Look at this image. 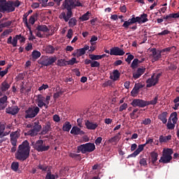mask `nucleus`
Returning <instances> with one entry per match:
<instances>
[{
  "label": "nucleus",
  "instance_id": "obj_46",
  "mask_svg": "<svg viewBox=\"0 0 179 179\" xmlns=\"http://www.w3.org/2000/svg\"><path fill=\"white\" fill-rule=\"evenodd\" d=\"M46 50L48 54H54V52H55V48H54V46L49 45L46 47Z\"/></svg>",
  "mask_w": 179,
  "mask_h": 179
},
{
  "label": "nucleus",
  "instance_id": "obj_24",
  "mask_svg": "<svg viewBox=\"0 0 179 179\" xmlns=\"http://www.w3.org/2000/svg\"><path fill=\"white\" fill-rule=\"evenodd\" d=\"M41 57V52L38 50H33L31 52V61L36 62Z\"/></svg>",
  "mask_w": 179,
  "mask_h": 179
},
{
  "label": "nucleus",
  "instance_id": "obj_31",
  "mask_svg": "<svg viewBox=\"0 0 179 179\" xmlns=\"http://www.w3.org/2000/svg\"><path fill=\"white\" fill-rule=\"evenodd\" d=\"M8 96L4 95L3 97L0 98V104L4 108L8 107Z\"/></svg>",
  "mask_w": 179,
  "mask_h": 179
},
{
  "label": "nucleus",
  "instance_id": "obj_4",
  "mask_svg": "<svg viewBox=\"0 0 179 179\" xmlns=\"http://www.w3.org/2000/svg\"><path fill=\"white\" fill-rule=\"evenodd\" d=\"M96 150V145L93 143H87L85 144H82L77 147V153H90L92 152H94Z\"/></svg>",
  "mask_w": 179,
  "mask_h": 179
},
{
  "label": "nucleus",
  "instance_id": "obj_7",
  "mask_svg": "<svg viewBox=\"0 0 179 179\" xmlns=\"http://www.w3.org/2000/svg\"><path fill=\"white\" fill-rule=\"evenodd\" d=\"M38 113H40V108H38V106H34L29 107L25 110L24 118H26V120L29 118H34L37 117Z\"/></svg>",
  "mask_w": 179,
  "mask_h": 179
},
{
  "label": "nucleus",
  "instance_id": "obj_12",
  "mask_svg": "<svg viewBox=\"0 0 179 179\" xmlns=\"http://www.w3.org/2000/svg\"><path fill=\"white\" fill-rule=\"evenodd\" d=\"M40 131H41V124H39L37 122H34L33 128L31 130L28 131L27 134L29 136H37Z\"/></svg>",
  "mask_w": 179,
  "mask_h": 179
},
{
  "label": "nucleus",
  "instance_id": "obj_15",
  "mask_svg": "<svg viewBox=\"0 0 179 179\" xmlns=\"http://www.w3.org/2000/svg\"><path fill=\"white\" fill-rule=\"evenodd\" d=\"M150 52H152L151 57H152L153 61H159V59L162 58V52L160 50L156 48H152Z\"/></svg>",
  "mask_w": 179,
  "mask_h": 179
},
{
  "label": "nucleus",
  "instance_id": "obj_39",
  "mask_svg": "<svg viewBox=\"0 0 179 179\" xmlns=\"http://www.w3.org/2000/svg\"><path fill=\"white\" fill-rule=\"evenodd\" d=\"M69 157H71L72 159H75V160H82V157L80 156V154H76L73 152H71L69 155Z\"/></svg>",
  "mask_w": 179,
  "mask_h": 179
},
{
  "label": "nucleus",
  "instance_id": "obj_41",
  "mask_svg": "<svg viewBox=\"0 0 179 179\" xmlns=\"http://www.w3.org/2000/svg\"><path fill=\"white\" fill-rule=\"evenodd\" d=\"M67 61L65 60L64 59H60L57 60V65L58 66H66L67 64H66Z\"/></svg>",
  "mask_w": 179,
  "mask_h": 179
},
{
  "label": "nucleus",
  "instance_id": "obj_62",
  "mask_svg": "<svg viewBox=\"0 0 179 179\" xmlns=\"http://www.w3.org/2000/svg\"><path fill=\"white\" fill-rule=\"evenodd\" d=\"M12 6L14 8H19L20 3H22L19 0H15V1H11Z\"/></svg>",
  "mask_w": 179,
  "mask_h": 179
},
{
  "label": "nucleus",
  "instance_id": "obj_57",
  "mask_svg": "<svg viewBox=\"0 0 179 179\" xmlns=\"http://www.w3.org/2000/svg\"><path fill=\"white\" fill-rule=\"evenodd\" d=\"M91 68H100V62L97 61H93L90 65Z\"/></svg>",
  "mask_w": 179,
  "mask_h": 179
},
{
  "label": "nucleus",
  "instance_id": "obj_5",
  "mask_svg": "<svg viewBox=\"0 0 179 179\" xmlns=\"http://www.w3.org/2000/svg\"><path fill=\"white\" fill-rule=\"evenodd\" d=\"M173 151L171 148L164 149L162 151V157H161L159 160V163H163L164 164H167V163H170L171 160H173Z\"/></svg>",
  "mask_w": 179,
  "mask_h": 179
},
{
  "label": "nucleus",
  "instance_id": "obj_20",
  "mask_svg": "<svg viewBox=\"0 0 179 179\" xmlns=\"http://www.w3.org/2000/svg\"><path fill=\"white\" fill-rule=\"evenodd\" d=\"M71 135H85V131L77 126H73L70 131Z\"/></svg>",
  "mask_w": 179,
  "mask_h": 179
},
{
  "label": "nucleus",
  "instance_id": "obj_6",
  "mask_svg": "<svg viewBox=\"0 0 179 179\" xmlns=\"http://www.w3.org/2000/svg\"><path fill=\"white\" fill-rule=\"evenodd\" d=\"M57 62V56L48 57V56H42L40 59L38 60V64L39 65H42L43 66H50L53 65L55 62Z\"/></svg>",
  "mask_w": 179,
  "mask_h": 179
},
{
  "label": "nucleus",
  "instance_id": "obj_34",
  "mask_svg": "<svg viewBox=\"0 0 179 179\" xmlns=\"http://www.w3.org/2000/svg\"><path fill=\"white\" fill-rule=\"evenodd\" d=\"M10 143L12 146H17V138H16L15 134H10Z\"/></svg>",
  "mask_w": 179,
  "mask_h": 179
},
{
  "label": "nucleus",
  "instance_id": "obj_1",
  "mask_svg": "<svg viewBox=\"0 0 179 179\" xmlns=\"http://www.w3.org/2000/svg\"><path fill=\"white\" fill-rule=\"evenodd\" d=\"M15 159L20 162L27 160L30 156V144L27 140H25L18 146L17 150L15 155Z\"/></svg>",
  "mask_w": 179,
  "mask_h": 179
},
{
  "label": "nucleus",
  "instance_id": "obj_25",
  "mask_svg": "<svg viewBox=\"0 0 179 179\" xmlns=\"http://www.w3.org/2000/svg\"><path fill=\"white\" fill-rule=\"evenodd\" d=\"M9 89H10V84L7 80H4L1 85L0 90L1 92H8Z\"/></svg>",
  "mask_w": 179,
  "mask_h": 179
},
{
  "label": "nucleus",
  "instance_id": "obj_60",
  "mask_svg": "<svg viewBox=\"0 0 179 179\" xmlns=\"http://www.w3.org/2000/svg\"><path fill=\"white\" fill-rule=\"evenodd\" d=\"M139 163L141 166H143V167H146V166H148V162L145 158L141 159Z\"/></svg>",
  "mask_w": 179,
  "mask_h": 179
},
{
  "label": "nucleus",
  "instance_id": "obj_32",
  "mask_svg": "<svg viewBox=\"0 0 179 179\" xmlns=\"http://www.w3.org/2000/svg\"><path fill=\"white\" fill-rule=\"evenodd\" d=\"M36 30H38V31H43V33H48V31H50V29H48L47 25H38Z\"/></svg>",
  "mask_w": 179,
  "mask_h": 179
},
{
  "label": "nucleus",
  "instance_id": "obj_33",
  "mask_svg": "<svg viewBox=\"0 0 179 179\" xmlns=\"http://www.w3.org/2000/svg\"><path fill=\"white\" fill-rule=\"evenodd\" d=\"M139 24L141 23H146V22H149V20L148 19V14L143 13L139 17Z\"/></svg>",
  "mask_w": 179,
  "mask_h": 179
},
{
  "label": "nucleus",
  "instance_id": "obj_50",
  "mask_svg": "<svg viewBox=\"0 0 179 179\" xmlns=\"http://www.w3.org/2000/svg\"><path fill=\"white\" fill-rule=\"evenodd\" d=\"M6 129V123L0 122V136L3 134V131Z\"/></svg>",
  "mask_w": 179,
  "mask_h": 179
},
{
  "label": "nucleus",
  "instance_id": "obj_64",
  "mask_svg": "<svg viewBox=\"0 0 179 179\" xmlns=\"http://www.w3.org/2000/svg\"><path fill=\"white\" fill-rule=\"evenodd\" d=\"M134 58H135V57L132 55H129L127 56V58L125 59L126 62L128 64H131V61H132V59H134Z\"/></svg>",
  "mask_w": 179,
  "mask_h": 179
},
{
  "label": "nucleus",
  "instance_id": "obj_51",
  "mask_svg": "<svg viewBox=\"0 0 179 179\" xmlns=\"http://www.w3.org/2000/svg\"><path fill=\"white\" fill-rule=\"evenodd\" d=\"M51 100V96L50 95H47L45 97V105H43V107H45V108H48V104H50V101Z\"/></svg>",
  "mask_w": 179,
  "mask_h": 179
},
{
  "label": "nucleus",
  "instance_id": "obj_45",
  "mask_svg": "<svg viewBox=\"0 0 179 179\" xmlns=\"http://www.w3.org/2000/svg\"><path fill=\"white\" fill-rule=\"evenodd\" d=\"M118 142V135H116L108 140V143H117Z\"/></svg>",
  "mask_w": 179,
  "mask_h": 179
},
{
  "label": "nucleus",
  "instance_id": "obj_18",
  "mask_svg": "<svg viewBox=\"0 0 179 179\" xmlns=\"http://www.w3.org/2000/svg\"><path fill=\"white\" fill-rule=\"evenodd\" d=\"M36 103L38 107H39L40 108H43V107L45 106V97H44V96H43L42 94H38L36 96Z\"/></svg>",
  "mask_w": 179,
  "mask_h": 179
},
{
  "label": "nucleus",
  "instance_id": "obj_44",
  "mask_svg": "<svg viewBox=\"0 0 179 179\" xmlns=\"http://www.w3.org/2000/svg\"><path fill=\"white\" fill-rule=\"evenodd\" d=\"M11 65L8 64L7 67L3 71H0V76L1 78H3L6 73H8V71H9V69H10Z\"/></svg>",
  "mask_w": 179,
  "mask_h": 179
},
{
  "label": "nucleus",
  "instance_id": "obj_10",
  "mask_svg": "<svg viewBox=\"0 0 179 179\" xmlns=\"http://www.w3.org/2000/svg\"><path fill=\"white\" fill-rule=\"evenodd\" d=\"M34 148L37 152H47L48 150H50V145H45L43 140L36 141L34 145Z\"/></svg>",
  "mask_w": 179,
  "mask_h": 179
},
{
  "label": "nucleus",
  "instance_id": "obj_59",
  "mask_svg": "<svg viewBox=\"0 0 179 179\" xmlns=\"http://www.w3.org/2000/svg\"><path fill=\"white\" fill-rule=\"evenodd\" d=\"M167 71H176L177 69V65L174 64H171L168 67H167Z\"/></svg>",
  "mask_w": 179,
  "mask_h": 179
},
{
  "label": "nucleus",
  "instance_id": "obj_2",
  "mask_svg": "<svg viewBox=\"0 0 179 179\" xmlns=\"http://www.w3.org/2000/svg\"><path fill=\"white\" fill-rule=\"evenodd\" d=\"M76 0H64L62 6L64 9H66V13L62 12L59 15V19H64V22H69V19L72 17V9H75V3Z\"/></svg>",
  "mask_w": 179,
  "mask_h": 179
},
{
  "label": "nucleus",
  "instance_id": "obj_23",
  "mask_svg": "<svg viewBox=\"0 0 179 179\" xmlns=\"http://www.w3.org/2000/svg\"><path fill=\"white\" fill-rule=\"evenodd\" d=\"M120 76H121V73L117 69H116L114 70L112 73V75L110 76V79H112V80L115 82L120 79Z\"/></svg>",
  "mask_w": 179,
  "mask_h": 179
},
{
  "label": "nucleus",
  "instance_id": "obj_16",
  "mask_svg": "<svg viewBox=\"0 0 179 179\" xmlns=\"http://www.w3.org/2000/svg\"><path fill=\"white\" fill-rule=\"evenodd\" d=\"M124 54H125V52H124V50L118 47H114L111 48L110 51V55L122 56Z\"/></svg>",
  "mask_w": 179,
  "mask_h": 179
},
{
  "label": "nucleus",
  "instance_id": "obj_42",
  "mask_svg": "<svg viewBox=\"0 0 179 179\" xmlns=\"http://www.w3.org/2000/svg\"><path fill=\"white\" fill-rule=\"evenodd\" d=\"M177 115V112H173L171 114V118H172V122L173 124H177V122L178 121Z\"/></svg>",
  "mask_w": 179,
  "mask_h": 179
},
{
  "label": "nucleus",
  "instance_id": "obj_3",
  "mask_svg": "<svg viewBox=\"0 0 179 179\" xmlns=\"http://www.w3.org/2000/svg\"><path fill=\"white\" fill-rule=\"evenodd\" d=\"M11 12H15V7L12 6V1L0 0V13H11Z\"/></svg>",
  "mask_w": 179,
  "mask_h": 179
},
{
  "label": "nucleus",
  "instance_id": "obj_40",
  "mask_svg": "<svg viewBox=\"0 0 179 179\" xmlns=\"http://www.w3.org/2000/svg\"><path fill=\"white\" fill-rule=\"evenodd\" d=\"M63 0H53V1L49 2L48 3V6H54L56 3L57 6H61V2H62Z\"/></svg>",
  "mask_w": 179,
  "mask_h": 179
},
{
  "label": "nucleus",
  "instance_id": "obj_29",
  "mask_svg": "<svg viewBox=\"0 0 179 179\" xmlns=\"http://www.w3.org/2000/svg\"><path fill=\"white\" fill-rule=\"evenodd\" d=\"M159 141L160 143H166L169 142V141H171V135H168L166 136H164L163 135L159 136Z\"/></svg>",
  "mask_w": 179,
  "mask_h": 179
},
{
  "label": "nucleus",
  "instance_id": "obj_14",
  "mask_svg": "<svg viewBox=\"0 0 179 179\" xmlns=\"http://www.w3.org/2000/svg\"><path fill=\"white\" fill-rule=\"evenodd\" d=\"M131 106L133 107H140L141 108H143L146 107V101L143 99H134L131 103Z\"/></svg>",
  "mask_w": 179,
  "mask_h": 179
},
{
  "label": "nucleus",
  "instance_id": "obj_30",
  "mask_svg": "<svg viewBox=\"0 0 179 179\" xmlns=\"http://www.w3.org/2000/svg\"><path fill=\"white\" fill-rule=\"evenodd\" d=\"M158 100H159V96L157 95L152 100L145 101V107L147 106H156V104H157Z\"/></svg>",
  "mask_w": 179,
  "mask_h": 179
},
{
  "label": "nucleus",
  "instance_id": "obj_27",
  "mask_svg": "<svg viewBox=\"0 0 179 179\" xmlns=\"http://www.w3.org/2000/svg\"><path fill=\"white\" fill-rule=\"evenodd\" d=\"M50 131H51V123L48 122L43 127L41 135H45L48 132H50Z\"/></svg>",
  "mask_w": 179,
  "mask_h": 179
},
{
  "label": "nucleus",
  "instance_id": "obj_47",
  "mask_svg": "<svg viewBox=\"0 0 179 179\" xmlns=\"http://www.w3.org/2000/svg\"><path fill=\"white\" fill-rule=\"evenodd\" d=\"M67 65H75V64H79V62L76 60L75 57L66 62Z\"/></svg>",
  "mask_w": 179,
  "mask_h": 179
},
{
  "label": "nucleus",
  "instance_id": "obj_26",
  "mask_svg": "<svg viewBox=\"0 0 179 179\" xmlns=\"http://www.w3.org/2000/svg\"><path fill=\"white\" fill-rule=\"evenodd\" d=\"M169 113L167 112H162L161 114L158 115V120H160L164 124H167V115Z\"/></svg>",
  "mask_w": 179,
  "mask_h": 179
},
{
  "label": "nucleus",
  "instance_id": "obj_9",
  "mask_svg": "<svg viewBox=\"0 0 179 179\" xmlns=\"http://www.w3.org/2000/svg\"><path fill=\"white\" fill-rule=\"evenodd\" d=\"M20 40V43H24L26 38L22 36V34L16 35L13 38L9 36L7 39V44H11L13 47H17V41Z\"/></svg>",
  "mask_w": 179,
  "mask_h": 179
},
{
  "label": "nucleus",
  "instance_id": "obj_28",
  "mask_svg": "<svg viewBox=\"0 0 179 179\" xmlns=\"http://www.w3.org/2000/svg\"><path fill=\"white\" fill-rule=\"evenodd\" d=\"M72 129V124L69 121H66L64 123L62 129L64 132H69Z\"/></svg>",
  "mask_w": 179,
  "mask_h": 179
},
{
  "label": "nucleus",
  "instance_id": "obj_63",
  "mask_svg": "<svg viewBox=\"0 0 179 179\" xmlns=\"http://www.w3.org/2000/svg\"><path fill=\"white\" fill-rule=\"evenodd\" d=\"M60 96H62V91H59L53 94V99L55 100H57V99H59Z\"/></svg>",
  "mask_w": 179,
  "mask_h": 179
},
{
  "label": "nucleus",
  "instance_id": "obj_13",
  "mask_svg": "<svg viewBox=\"0 0 179 179\" xmlns=\"http://www.w3.org/2000/svg\"><path fill=\"white\" fill-rule=\"evenodd\" d=\"M139 17H135V15H133L131 18H129L127 21L124 22L122 27H124V29H129L131 24H134V23H139Z\"/></svg>",
  "mask_w": 179,
  "mask_h": 179
},
{
  "label": "nucleus",
  "instance_id": "obj_54",
  "mask_svg": "<svg viewBox=\"0 0 179 179\" xmlns=\"http://www.w3.org/2000/svg\"><path fill=\"white\" fill-rule=\"evenodd\" d=\"M89 57L92 61H98V59H101L100 55H89Z\"/></svg>",
  "mask_w": 179,
  "mask_h": 179
},
{
  "label": "nucleus",
  "instance_id": "obj_58",
  "mask_svg": "<svg viewBox=\"0 0 179 179\" xmlns=\"http://www.w3.org/2000/svg\"><path fill=\"white\" fill-rule=\"evenodd\" d=\"M77 51H78V58L86 54V51L83 48L77 49Z\"/></svg>",
  "mask_w": 179,
  "mask_h": 179
},
{
  "label": "nucleus",
  "instance_id": "obj_19",
  "mask_svg": "<svg viewBox=\"0 0 179 179\" xmlns=\"http://www.w3.org/2000/svg\"><path fill=\"white\" fill-rule=\"evenodd\" d=\"M145 71H146L145 68H138L136 72L133 73L134 79H139L145 73Z\"/></svg>",
  "mask_w": 179,
  "mask_h": 179
},
{
  "label": "nucleus",
  "instance_id": "obj_61",
  "mask_svg": "<svg viewBox=\"0 0 179 179\" xmlns=\"http://www.w3.org/2000/svg\"><path fill=\"white\" fill-rule=\"evenodd\" d=\"M141 124H143V125H150L152 124V120L150 118H146L143 120Z\"/></svg>",
  "mask_w": 179,
  "mask_h": 179
},
{
  "label": "nucleus",
  "instance_id": "obj_37",
  "mask_svg": "<svg viewBox=\"0 0 179 179\" xmlns=\"http://www.w3.org/2000/svg\"><path fill=\"white\" fill-rule=\"evenodd\" d=\"M150 156H151V162L152 164H155V163L157 162V157H159V154H157V152H151Z\"/></svg>",
  "mask_w": 179,
  "mask_h": 179
},
{
  "label": "nucleus",
  "instance_id": "obj_55",
  "mask_svg": "<svg viewBox=\"0 0 179 179\" xmlns=\"http://www.w3.org/2000/svg\"><path fill=\"white\" fill-rule=\"evenodd\" d=\"M139 63V59H134L131 64V66L133 69H135L136 66H138V64Z\"/></svg>",
  "mask_w": 179,
  "mask_h": 179
},
{
  "label": "nucleus",
  "instance_id": "obj_48",
  "mask_svg": "<svg viewBox=\"0 0 179 179\" xmlns=\"http://www.w3.org/2000/svg\"><path fill=\"white\" fill-rule=\"evenodd\" d=\"M36 169H38L39 170H42L43 171H46L48 169V166H46L45 164H39Z\"/></svg>",
  "mask_w": 179,
  "mask_h": 179
},
{
  "label": "nucleus",
  "instance_id": "obj_8",
  "mask_svg": "<svg viewBox=\"0 0 179 179\" xmlns=\"http://www.w3.org/2000/svg\"><path fill=\"white\" fill-rule=\"evenodd\" d=\"M152 143H153V138H149L146 139L145 143L138 145V148L132 154L128 155L127 159H129V157H136V156H138V155H139V153H141V152L143 150L146 145H148V144L152 145Z\"/></svg>",
  "mask_w": 179,
  "mask_h": 179
},
{
  "label": "nucleus",
  "instance_id": "obj_38",
  "mask_svg": "<svg viewBox=\"0 0 179 179\" xmlns=\"http://www.w3.org/2000/svg\"><path fill=\"white\" fill-rule=\"evenodd\" d=\"M89 19H90V12L89 11L80 17V20H81L82 22H85L86 20H89Z\"/></svg>",
  "mask_w": 179,
  "mask_h": 179
},
{
  "label": "nucleus",
  "instance_id": "obj_56",
  "mask_svg": "<svg viewBox=\"0 0 179 179\" xmlns=\"http://www.w3.org/2000/svg\"><path fill=\"white\" fill-rule=\"evenodd\" d=\"M166 127L168 129H174V128H176V124L172 123L171 121L169 120Z\"/></svg>",
  "mask_w": 179,
  "mask_h": 179
},
{
  "label": "nucleus",
  "instance_id": "obj_11",
  "mask_svg": "<svg viewBox=\"0 0 179 179\" xmlns=\"http://www.w3.org/2000/svg\"><path fill=\"white\" fill-rule=\"evenodd\" d=\"M160 76H162V73L157 74L155 78V74H153V76H152L151 78L147 80L146 87H152V86H156V85L159 83V80L160 79Z\"/></svg>",
  "mask_w": 179,
  "mask_h": 179
},
{
  "label": "nucleus",
  "instance_id": "obj_43",
  "mask_svg": "<svg viewBox=\"0 0 179 179\" xmlns=\"http://www.w3.org/2000/svg\"><path fill=\"white\" fill-rule=\"evenodd\" d=\"M11 170L13 171H17L19 170V162H13L11 164Z\"/></svg>",
  "mask_w": 179,
  "mask_h": 179
},
{
  "label": "nucleus",
  "instance_id": "obj_21",
  "mask_svg": "<svg viewBox=\"0 0 179 179\" xmlns=\"http://www.w3.org/2000/svg\"><path fill=\"white\" fill-rule=\"evenodd\" d=\"M85 127L87 129H90L92 131H94L99 127V124L97 123H93L92 122H90V120L85 121Z\"/></svg>",
  "mask_w": 179,
  "mask_h": 179
},
{
  "label": "nucleus",
  "instance_id": "obj_49",
  "mask_svg": "<svg viewBox=\"0 0 179 179\" xmlns=\"http://www.w3.org/2000/svg\"><path fill=\"white\" fill-rule=\"evenodd\" d=\"M13 31V29H8L4 30V31L1 34V37L4 38L5 36H8V34H10Z\"/></svg>",
  "mask_w": 179,
  "mask_h": 179
},
{
  "label": "nucleus",
  "instance_id": "obj_36",
  "mask_svg": "<svg viewBox=\"0 0 179 179\" xmlns=\"http://www.w3.org/2000/svg\"><path fill=\"white\" fill-rule=\"evenodd\" d=\"M37 17H38V13H36L33 14L29 20V22L31 24H34L36 23V21L37 20Z\"/></svg>",
  "mask_w": 179,
  "mask_h": 179
},
{
  "label": "nucleus",
  "instance_id": "obj_52",
  "mask_svg": "<svg viewBox=\"0 0 179 179\" xmlns=\"http://www.w3.org/2000/svg\"><path fill=\"white\" fill-rule=\"evenodd\" d=\"M45 179H55V175L51 173V171L48 169V172L47 173Z\"/></svg>",
  "mask_w": 179,
  "mask_h": 179
},
{
  "label": "nucleus",
  "instance_id": "obj_22",
  "mask_svg": "<svg viewBox=\"0 0 179 179\" xmlns=\"http://www.w3.org/2000/svg\"><path fill=\"white\" fill-rule=\"evenodd\" d=\"M4 20H8V18H3L0 20V24H1V27H3V29H5V27H10V26H12V23H13V21H6V22H4Z\"/></svg>",
  "mask_w": 179,
  "mask_h": 179
},
{
  "label": "nucleus",
  "instance_id": "obj_53",
  "mask_svg": "<svg viewBox=\"0 0 179 179\" xmlns=\"http://www.w3.org/2000/svg\"><path fill=\"white\" fill-rule=\"evenodd\" d=\"M139 93V90H137L136 87H134L133 90L131 92V94L133 97H136Z\"/></svg>",
  "mask_w": 179,
  "mask_h": 179
},
{
  "label": "nucleus",
  "instance_id": "obj_35",
  "mask_svg": "<svg viewBox=\"0 0 179 179\" xmlns=\"http://www.w3.org/2000/svg\"><path fill=\"white\" fill-rule=\"evenodd\" d=\"M69 27H75L78 24V20L76 17L69 18Z\"/></svg>",
  "mask_w": 179,
  "mask_h": 179
},
{
  "label": "nucleus",
  "instance_id": "obj_17",
  "mask_svg": "<svg viewBox=\"0 0 179 179\" xmlns=\"http://www.w3.org/2000/svg\"><path fill=\"white\" fill-rule=\"evenodd\" d=\"M19 111H20V108L17 106H11L6 109V113L11 115H16Z\"/></svg>",
  "mask_w": 179,
  "mask_h": 179
}]
</instances>
